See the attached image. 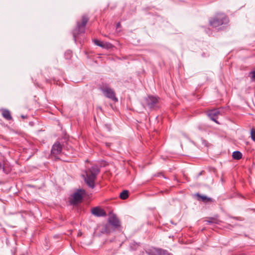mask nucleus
<instances>
[{"mask_svg":"<svg viewBox=\"0 0 255 255\" xmlns=\"http://www.w3.org/2000/svg\"><path fill=\"white\" fill-rule=\"evenodd\" d=\"M100 170L97 166H93L86 171V177L83 175L84 180L87 184L91 188L95 187V181Z\"/></svg>","mask_w":255,"mask_h":255,"instance_id":"f257e3e1","label":"nucleus"},{"mask_svg":"<svg viewBox=\"0 0 255 255\" xmlns=\"http://www.w3.org/2000/svg\"><path fill=\"white\" fill-rule=\"evenodd\" d=\"M228 20L224 13H218L215 17L210 21V25L213 27H218L223 24L227 23Z\"/></svg>","mask_w":255,"mask_h":255,"instance_id":"f03ea898","label":"nucleus"},{"mask_svg":"<svg viewBox=\"0 0 255 255\" xmlns=\"http://www.w3.org/2000/svg\"><path fill=\"white\" fill-rule=\"evenodd\" d=\"M104 95L114 102H117L118 99L116 97L114 90L107 86H103L100 88Z\"/></svg>","mask_w":255,"mask_h":255,"instance_id":"7ed1b4c3","label":"nucleus"},{"mask_svg":"<svg viewBox=\"0 0 255 255\" xmlns=\"http://www.w3.org/2000/svg\"><path fill=\"white\" fill-rule=\"evenodd\" d=\"M84 192V190L80 189L74 193L70 198V204L71 205H76L80 203L82 200Z\"/></svg>","mask_w":255,"mask_h":255,"instance_id":"20e7f679","label":"nucleus"},{"mask_svg":"<svg viewBox=\"0 0 255 255\" xmlns=\"http://www.w3.org/2000/svg\"><path fill=\"white\" fill-rule=\"evenodd\" d=\"M62 147L59 142H56L52 146L51 153L52 156L56 159H59L58 155H59L62 151Z\"/></svg>","mask_w":255,"mask_h":255,"instance_id":"39448f33","label":"nucleus"},{"mask_svg":"<svg viewBox=\"0 0 255 255\" xmlns=\"http://www.w3.org/2000/svg\"><path fill=\"white\" fill-rule=\"evenodd\" d=\"M108 222L112 226L114 230L120 227V221L115 215H112L109 217Z\"/></svg>","mask_w":255,"mask_h":255,"instance_id":"423d86ee","label":"nucleus"},{"mask_svg":"<svg viewBox=\"0 0 255 255\" xmlns=\"http://www.w3.org/2000/svg\"><path fill=\"white\" fill-rule=\"evenodd\" d=\"M92 214L96 217H105L106 213L105 210L99 207H96L91 209Z\"/></svg>","mask_w":255,"mask_h":255,"instance_id":"0eeeda50","label":"nucleus"},{"mask_svg":"<svg viewBox=\"0 0 255 255\" xmlns=\"http://www.w3.org/2000/svg\"><path fill=\"white\" fill-rule=\"evenodd\" d=\"M145 100L147 106L150 108H153L158 102V99L153 96H148Z\"/></svg>","mask_w":255,"mask_h":255,"instance_id":"6e6552de","label":"nucleus"},{"mask_svg":"<svg viewBox=\"0 0 255 255\" xmlns=\"http://www.w3.org/2000/svg\"><path fill=\"white\" fill-rule=\"evenodd\" d=\"M220 114V112L218 109H213L210 110L207 112L208 117L213 121L217 123L216 119Z\"/></svg>","mask_w":255,"mask_h":255,"instance_id":"1a4fd4ad","label":"nucleus"},{"mask_svg":"<svg viewBox=\"0 0 255 255\" xmlns=\"http://www.w3.org/2000/svg\"><path fill=\"white\" fill-rule=\"evenodd\" d=\"M151 255H172L167 251L161 249H153L151 251Z\"/></svg>","mask_w":255,"mask_h":255,"instance_id":"9d476101","label":"nucleus"},{"mask_svg":"<svg viewBox=\"0 0 255 255\" xmlns=\"http://www.w3.org/2000/svg\"><path fill=\"white\" fill-rule=\"evenodd\" d=\"M0 112L2 117L6 120H12V117L9 111L6 109H1Z\"/></svg>","mask_w":255,"mask_h":255,"instance_id":"9b49d317","label":"nucleus"},{"mask_svg":"<svg viewBox=\"0 0 255 255\" xmlns=\"http://www.w3.org/2000/svg\"><path fill=\"white\" fill-rule=\"evenodd\" d=\"M94 43L100 47L105 48H110L111 47V44L108 43H104L103 42L100 41L98 39L94 40Z\"/></svg>","mask_w":255,"mask_h":255,"instance_id":"f8f14e48","label":"nucleus"},{"mask_svg":"<svg viewBox=\"0 0 255 255\" xmlns=\"http://www.w3.org/2000/svg\"><path fill=\"white\" fill-rule=\"evenodd\" d=\"M88 19L89 18L86 15H84L82 16L81 23H78L77 24V26L79 30H80L82 28L86 25L88 21Z\"/></svg>","mask_w":255,"mask_h":255,"instance_id":"ddd939ff","label":"nucleus"},{"mask_svg":"<svg viewBox=\"0 0 255 255\" xmlns=\"http://www.w3.org/2000/svg\"><path fill=\"white\" fill-rule=\"evenodd\" d=\"M113 231L112 229V226L109 224L105 225L102 229L101 232L102 233L109 234Z\"/></svg>","mask_w":255,"mask_h":255,"instance_id":"4468645a","label":"nucleus"},{"mask_svg":"<svg viewBox=\"0 0 255 255\" xmlns=\"http://www.w3.org/2000/svg\"><path fill=\"white\" fill-rule=\"evenodd\" d=\"M232 157L235 159L239 160L242 158V154L240 151H235L233 152Z\"/></svg>","mask_w":255,"mask_h":255,"instance_id":"2eb2a0df","label":"nucleus"},{"mask_svg":"<svg viewBox=\"0 0 255 255\" xmlns=\"http://www.w3.org/2000/svg\"><path fill=\"white\" fill-rule=\"evenodd\" d=\"M128 196V190H124L120 193V197L121 199L125 200Z\"/></svg>","mask_w":255,"mask_h":255,"instance_id":"dca6fc26","label":"nucleus"},{"mask_svg":"<svg viewBox=\"0 0 255 255\" xmlns=\"http://www.w3.org/2000/svg\"><path fill=\"white\" fill-rule=\"evenodd\" d=\"M197 196L202 199L203 201L205 202H211L212 201V199L211 198H209L206 196L201 195L199 194H197Z\"/></svg>","mask_w":255,"mask_h":255,"instance_id":"f3484780","label":"nucleus"},{"mask_svg":"<svg viewBox=\"0 0 255 255\" xmlns=\"http://www.w3.org/2000/svg\"><path fill=\"white\" fill-rule=\"evenodd\" d=\"M251 136L252 139L255 141V128H251Z\"/></svg>","mask_w":255,"mask_h":255,"instance_id":"a211bd4d","label":"nucleus"},{"mask_svg":"<svg viewBox=\"0 0 255 255\" xmlns=\"http://www.w3.org/2000/svg\"><path fill=\"white\" fill-rule=\"evenodd\" d=\"M250 75H251V77L253 80H255V71L250 72Z\"/></svg>","mask_w":255,"mask_h":255,"instance_id":"6ab92c4d","label":"nucleus"},{"mask_svg":"<svg viewBox=\"0 0 255 255\" xmlns=\"http://www.w3.org/2000/svg\"><path fill=\"white\" fill-rule=\"evenodd\" d=\"M207 222L209 224H211V223H214V222H213L212 220H208V221H207Z\"/></svg>","mask_w":255,"mask_h":255,"instance_id":"aec40b11","label":"nucleus"},{"mask_svg":"<svg viewBox=\"0 0 255 255\" xmlns=\"http://www.w3.org/2000/svg\"><path fill=\"white\" fill-rule=\"evenodd\" d=\"M120 26V23H118L117 26L119 27Z\"/></svg>","mask_w":255,"mask_h":255,"instance_id":"412c9836","label":"nucleus"},{"mask_svg":"<svg viewBox=\"0 0 255 255\" xmlns=\"http://www.w3.org/2000/svg\"><path fill=\"white\" fill-rule=\"evenodd\" d=\"M74 37L75 38V33H74Z\"/></svg>","mask_w":255,"mask_h":255,"instance_id":"4be33fe9","label":"nucleus"},{"mask_svg":"<svg viewBox=\"0 0 255 255\" xmlns=\"http://www.w3.org/2000/svg\"><path fill=\"white\" fill-rule=\"evenodd\" d=\"M81 235V233L78 234V235Z\"/></svg>","mask_w":255,"mask_h":255,"instance_id":"5701e85b","label":"nucleus"},{"mask_svg":"<svg viewBox=\"0 0 255 255\" xmlns=\"http://www.w3.org/2000/svg\"><path fill=\"white\" fill-rule=\"evenodd\" d=\"M1 167V164H0V168Z\"/></svg>","mask_w":255,"mask_h":255,"instance_id":"b1692460","label":"nucleus"}]
</instances>
